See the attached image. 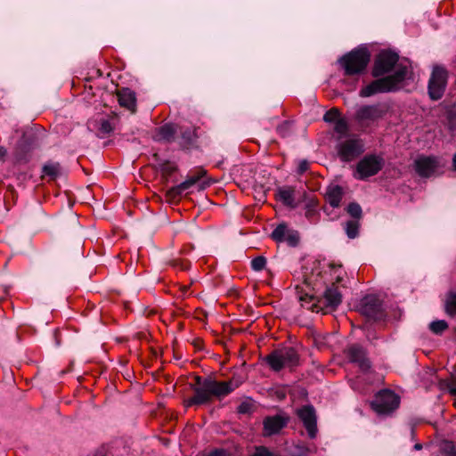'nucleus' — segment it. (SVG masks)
Wrapping results in <instances>:
<instances>
[{
    "label": "nucleus",
    "mask_w": 456,
    "mask_h": 456,
    "mask_svg": "<svg viewBox=\"0 0 456 456\" xmlns=\"http://www.w3.org/2000/svg\"><path fill=\"white\" fill-rule=\"evenodd\" d=\"M292 125L291 121H284L281 125L277 126L278 134L282 137H288L292 134Z\"/></svg>",
    "instance_id": "nucleus-29"
},
{
    "label": "nucleus",
    "mask_w": 456,
    "mask_h": 456,
    "mask_svg": "<svg viewBox=\"0 0 456 456\" xmlns=\"http://www.w3.org/2000/svg\"><path fill=\"white\" fill-rule=\"evenodd\" d=\"M297 415L302 421L308 436L311 439L316 437L317 435V417L313 405H304L297 410Z\"/></svg>",
    "instance_id": "nucleus-14"
},
{
    "label": "nucleus",
    "mask_w": 456,
    "mask_h": 456,
    "mask_svg": "<svg viewBox=\"0 0 456 456\" xmlns=\"http://www.w3.org/2000/svg\"><path fill=\"white\" fill-rule=\"evenodd\" d=\"M344 196V190L340 185L331 184L327 187L325 200L332 208H338Z\"/></svg>",
    "instance_id": "nucleus-19"
},
{
    "label": "nucleus",
    "mask_w": 456,
    "mask_h": 456,
    "mask_svg": "<svg viewBox=\"0 0 456 456\" xmlns=\"http://www.w3.org/2000/svg\"><path fill=\"white\" fill-rule=\"evenodd\" d=\"M253 403L249 401L242 402L237 408L239 413L247 414L252 411Z\"/></svg>",
    "instance_id": "nucleus-35"
},
{
    "label": "nucleus",
    "mask_w": 456,
    "mask_h": 456,
    "mask_svg": "<svg viewBox=\"0 0 456 456\" xmlns=\"http://www.w3.org/2000/svg\"><path fill=\"white\" fill-rule=\"evenodd\" d=\"M299 301L303 307L310 309L313 312H323L324 314H327L328 312L336 310L341 304L342 293L340 291V287L333 282L326 288L322 297L318 299L317 302L309 305L313 301V297H308V295L300 296Z\"/></svg>",
    "instance_id": "nucleus-3"
},
{
    "label": "nucleus",
    "mask_w": 456,
    "mask_h": 456,
    "mask_svg": "<svg viewBox=\"0 0 456 456\" xmlns=\"http://www.w3.org/2000/svg\"><path fill=\"white\" fill-rule=\"evenodd\" d=\"M309 169V162L306 159H302L299 161L297 166V174L303 175Z\"/></svg>",
    "instance_id": "nucleus-37"
},
{
    "label": "nucleus",
    "mask_w": 456,
    "mask_h": 456,
    "mask_svg": "<svg viewBox=\"0 0 456 456\" xmlns=\"http://www.w3.org/2000/svg\"><path fill=\"white\" fill-rule=\"evenodd\" d=\"M316 211L315 209L308 207L306 211H305V216L306 218H308L309 220H312L315 216H316Z\"/></svg>",
    "instance_id": "nucleus-39"
},
{
    "label": "nucleus",
    "mask_w": 456,
    "mask_h": 456,
    "mask_svg": "<svg viewBox=\"0 0 456 456\" xmlns=\"http://www.w3.org/2000/svg\"><path fill=\"white\" fill-rule=\"evenodd\" d=\"M343 280L342 276L340 275V273H338L336 276V282H340Z\"/></svg>",
    "instance_id": "nucleus-43"
},
{
    "label": "nucleus",
    "mask_w": 456,
    "mask_h": 456,
    "mask_svg": "<svg viewBox=\"0 0 456 456\" xmlns=\"http://www.w3.org/2000/svg\"><path fill=\"white\" fill-rule=\"evenodd\" d=\"M360 312L375 321L382 320L385 316L382 301L374 295H368L361 300Z\"/></svg>",
    "instance_id": "nucleus-13"
},
{
    "label": "nucleus",
    "mask_w": 456,
    "mask_h": 456,
    "mask_svg": "<svg viewBox=\"0 0 456 456\" xmlns=\"http://www.w3.org/2000/svg\"><path fill=\"white\" fill-rule=\"evenodd\" d=\"M387 110L388 108L384 103L362 105L356 110L354 119L362 130H366L381 120Z\"/></svg>",
    "instance_id": "nucleus-5"
},
{
    "label": "nucleus",
    "mask_w": 456,
    "mask_h": 456,
    "mask_svg": "<svg viewBox=\"0 0 456 456\" xmlns=\"http://www.w3.org/2000/svg\"><path fill=\"white\" fill-rule=\"evenodd\" d=\"M340 118V113L338 109H331L327 111L323 116V120L328 123H335Z\"/></svg>",
    "instance_id": "nucleus-33"
},
{
    "label": "nucleus",
    "mask_w": 456,
    "mask_h": 456,
    "mask_svg": "<svg viewBox=\"0 0 456 456\" xmlns=\"http://www.w3.org/2000/svg\"><path fill=\"white\" fill-rule=\"evenodd\" d=\"M439 456H456V448L452 442L444 444Z\"/></svg>",
    "instance_id": "nucleus-34"
},
{
    "label": "nucleus",
    "mask_w": 456,
    "mask_h": 456,
    "mask_svg": "<svg viewBox=\"0 0 456 456\" xmlns=\"http://www.w3.org/2000/svg\"><path fill=\"white\" fill-rule=\"evenodd\" d=\"M118 101L120 106L127 109L131 112H135L136 97L135 93L129 88H122L118 91Z\"/></svg>",
    "instance_id": "nucleus-18"
},
{
    "label": "nucleus",
    "mask_w": 456,
    "mask_h": 456,
    "mask_svg": "<svg viewBox=\"0 0 456 456\" xmlns=\"http://www.w3.org/2000/svg\"><path fill=\"white\" fill-rule=\"evenodd\" d=\"M399 60L397 53L391 51H382L377 56L371 74L374 77H379L389 73L396 65Z\"/></svg>",
    "instance_id": "nucleus-12"
},
{
    "label": "nucleus",
    "mask_w": 456,
    "mask_h": 456,
    "mask_svg": "<svg viewBox=\"0 0 456 456\" xmlns=\"http://www.w3.org/2000/svg\"><path fill=\"white\" fill-rule=\"evenodd\" d=\"M175 133L176 129L173 124H166L158 129V135L159 136V140H163L168 142L174 141Z\"/></svg>",
    "instance_id": "nucleus-22"
},
{
    "label": "nucleus",
    "mask_w": 456,
    "mask_h": 456,
    "mask_svg": "<svg viewBox=\"0 0 456 456\" xmlns=\"http://www.w3.org/2000/svg\"><path fill=\"white\" fill-rule=\"evenodd\" d=\"M448 73L447 70L441 66H435L433 68L428 86V92L431 100H440L445 91L447 86Z\"/></svg>",
    "instance_id": "nucleus-8"
},
{
    "label": "nucleus",
    "mask_w": 456,
    "mask_h": 456,
    "mask_svg": "<svg viewBox=\"0 0 456 456\" xmlns=\"http://www.w3.org/2000/svg\"><path fill=\"white\" fill-rule=\"evenodd\" d=\"M175 170V167H163L162 171L167 175H171Z\"/></svg>",
    "instance_id": "nucleus-41"
},
{
    "label": "nucleus",
    "mask_w": 456,
    "mask_h": 456,
    "mask_svg": "<svg viewBox=\"0 0 456 456\" xmlns=\"http://www.w3.org/2000/svg\"><path fill=\"white\" fill-rule=\"evenodd\" d=\"M400 405V396L390 389L379 391L371 402V407L379 415H389Z\"/></svg>",
    "instance_id": "nucleus-7"
},
{
    "label": "nucleus",
    "mask_w": 456,
    "mask_h": 456,
    "mask_svg": "<svg viewBox=\"0 0 456 456\" xmlns=\"http://www.w3.org/2000/svg\"><path fill=\"white\" fill-rule=\"evenodd\" d=\"M346 211L354 218H361L362 213L361 206L356 202H351L347 206Z\"/></svg>",
    "instance_id": "nucleus-32"
},
{
    "label": "nucleus",
    "mask_w": 456,
    "mask_h": 456,
    "mask_svg": "<svg viewBox=\"0 0 456 456\" xmlns=\"http://www.w3.org/2000/svg\"><path fill=\"white\" fill-rule=\"evenodd\" d=\"M421 448H422V445H421L420 444H416L414 445V449H415V450H420Z\"/></svg>",
    "instance_id": "nucleus-46"
},
{
    "label": "nucleus",
    "mask_w": 456,
    "mask_h": 456,
    "mask_svg": "<svg viewBox=\"0 0 456 456\" xmlns=\"http://www.w3.org/2000/svg\"><path fill=\"white\" fill-rule=\"evenodd\" d=\"M197 139L196 129L186 128L181 131L179 144L184 149H191L196 147Z\"/></svg>",
    "instance_id": "nucleus-20"
},
{
    "label": "nucleus",
    "mask_w": 456,
    "mask_h": 456,
    "mask_svg": "<svg viewBox=\"0 0 456 456\" xmlns=\"http://www.w3.org/2000/svg\"><path fill=\"white\" fill-rule=\"evenodd\" d=\"M348 123L345 118L340 117L334 123V131L340 135H345L348 132Z\"/></svg>",
    "instance_id": "nucleus-27"
},
{
    "label": "nucleus",
    "mask_w": 456,
    "mask_h": 456,
    "mask_svg": "<svg viewBox=\"0 0 456 456\" xmlns=\"http://www.w3.org/2000/svg\"><path fill=\"white\" fill-rule=\"evenodd\" d=\"M288 231L287 225L281 224L273 231L271 237L276 242H283Z\"/></svg>",
    "instance_id": "nucleus-25"
},
{
    "label": "nucleus",
    "mask_w": 456,
    "mask_h": 456,
    "mask_svg": "<svg viewBox=\"0 0 456 456\" xmlns=\"http://www.w3.org/2000/svg\"><path fill=\"white\" fill-rule=\"evenodd\" d=\"M408 69L406 66H398L394 74L388 75L373 80L369 85L363 86L360 92V97L366 98L377 94L396 91L407 76Z\"/></svg>",
    "instance_id": "nucleus-2"
},
{
    "label": "nucleus",
    "mask_w": 456,
    "mask_h": 456,
    "mask_svg": "<svg viewBox=\"0 0 456 456\" xmlns=\"http://www.w3.org/2000/svg\"><path fill=\"white\" fill-rule=\"evenodd\" d=\"M429 329L435 334H441L448 329V323L444 320L434 321L429 324Z\"/></svg>",
    "instance_id": "nucleus-28"
},
{
    "label": "nucleus",
    "mask_w": 456,
    "mask_h": 456,
    "mask_svg": "<svg viewBox=\"0 0 456 456\" xmlns=\"http://www.w3.org/2000/svg\"><path fill=\"white\" fill-rule=\"evenodd\" d=\"M345 229L347 237L354 239L358 235L359 224L357 221H347Z\"/></svg>",
    "instance_id": "nucleus-26"
},
{
    "label": "nucleus",
    "mask_w": 456,
    "mask_h": 456,
    "mask_svg": "<svg viewBox=\"0 0 456 456\" xmlns=\"http://www.w3.org/2000/svg\"><path fill=\"white\" fill-rule=\"evenodd\" d=\"M370 61V53L367 47H357L338 59V64L346 76L363 73Z\"/></svg>",
    "instance_id": "nucleus-4"
},
{
    "label": "nucleus",
    "mask_w": 456,
    "mask_h": 456,
    "mask_svg": "<svg viewBox=\"0 0 456 456\" xmlns=\"http://www.w3.org/2000/svg\"><path fill=\"white\" fill-rule=\"evenodd\" d=\"M242 381L234 378L229 381L220 382L211 377H195V385L191 386L194 395L187 399L184 403L186 407L192 405H202L209 403L213 396L223 398L240 387Z\"/></svg>",
    "instance_id": "nucleus-1"
},
{
    "label": "nucleus",
    "mask_w": 456,
    "mask_h": 456,
    "mask_svg": "<svg viewBox=\"0 0 456 456\" xmlns=\"http://www.w3.org/2000/svg\"><path fill=\"white\" fill-rule=\"evenodd\" d=\"M94 456H110L108 454H104L102 452H97Z\"/></svg>",
    "instance_id": "nucleus-45"
},
{
    "label": "nucleus",
    "mask_w": 456,
    "mask_h": 456,
    "mask_svg": "<svg viewBox=\"0 0 456 456\" xmlns=\"http://www.w3.org/2000/svg\"><path fill=\"white\" fill-rule=\"evenodd\" d=\"M438 167V159L434 156H419L414 160V169L421 177L431 176Z\"/></svg>",
    "instance_id": "nucleus-15"
},
{
    "label": "nucleus",
    "mask_w": 456,
    "mask_h": 456,
    "mask_svg": "<svg viewBox=\"0 0 456 456\" xmlns=\"http://www.w3.org/2000/svg\"><path fill=\"white\" fill-rule=\"evenodd\" d=\"M208 456H226V452L224 450H216L211 452Z\"/></svg>",
    "instance_id": "nucleus-40"
},
{
    "label": "nucleus",
    "mask_w": 456,
    "mask_h": 456,
    "mask_svg": "<svg viewBox=\"0 0 456 456\" xmlns=\"http://www.w3.org/2000/svg\"><path fill=\"white\" fill-rule=\"evenodd\" d=\"M289 422V417L286 414L267 416L264 419V435L270 436L278 434Z\"/></svg>",
    "instance_id": "nucleus-16"
},
{
    "label": "nucleus",
    "mask_w": 456,
    "mask_h": 456,
    "mask_svg": "<svg viewBox=\"0 0 456 456\" xmlns=\"http://www.w3.org/2000/svg\"><path fill=\"white\" fill-rule=\"evenodd\" d=\"M203 173L204 172H200L198 175L189 176L183 183L171 187L170 189H168V191L167 192V196L172 200H175V199L180 197L200 179Z\"/></svg>",
    "instance_id": "nucleus-17"
},
{
    "label": "nucleus",
    "mask_w": 456,
    "mask_h": 456,
    "mask_svg": "<svg viewBox=\"0 0 456 456\" xmlns=\"http://www.w3.org/2000/svg\"><path fill=\"white\" fill-rule=\"evenodd\" d=\"M340 268H341V265H338V269H337L335 272L337 273L338 271H339V270H340Z\"/></svg>",
    "instance_id": "nucleus-47"
},
{
    "label": "nucleus",
    "mask_w": 456,
    "mask_h": 456,
    "mask_svg": "<svg viewBox=\"0 0 456 456\" xmlns=\"http://www.w3.org/2000/svg\"><path fill=\"white\" fill-rule=\"evenodd\" d=\"M44 175L56 179L61 175V165L58 162H47L42 168Z\"/></svg>",
    "instance_id": "nucleus-23"
},
{
    "label": "nucleus",
    "mask_w": 456,
    "mask_h": 456,
    "mask_svg": "<svg viewBox=\"0 0 456 456\" xmlns=\"http://www.w3.org/2000/svg\"><path fill=\"white\" fill-rule=\"evenodd\" d=\"M337 151L342 161L349 162L364 151V144L361 139L351 137L340 142L337 145Z\"/></svg>",
    "instance_id": "nucleus-11"
},
{
    "label": "nucleus",
    "mask_w": 456,
    "mask_h": 456,
    "mask_svg": "<svg viewBox=\"0 0 456 456\" xmlns=\"http://www.w3.org/2000/svg\"><path fill=\"white\" fill-rule=\"evenodd\" d=\"M6 149L3 146H0V159H3L6 156Z\"/></svg>",
    "instance_id": "nucleus-42"
},
{
    "label": "nucleus",
    "mask_w": 456,
    "mask_h": 456,
    "mask_svg": "<svg viewBox=\"0 0 456 456\" xmlns=\"http://www.w3.org/2000/svg\"><path fill=\"white\" fill-rule=\"evenodd\" d=\"M182 269H185V266L183 265H181Z\"/></svg>",
    "instance_id": "nucleus-49"
},
{
    "label": "nucleus",
    "mask_w": 456,
    "mask_h": 456,
    "mask_svg": "<svg viewBox=\"0 0 456 456\" xmlns=\"http://www.w3.org/2000/svg\"><path fill=\"white\" fill-rule=\"evenodd\" d=\"M444 311L450 316L456 315V292L447 293L444 300Z\"/></svg>",
    "instance_id": "nucleus-24"
},
{
    "label": "nucleus",
    "mask_w": 456,
    "mask_h": 456,
    "mask_svg": "<svg viewBox=\"0 0 456 456\" xmlns=\"http://www.w3.org/2000/svg\"><path fill=\"white\" fill-rule=\"evenodd\" d=\"M265 362L274 371L283 368H292L299 362V355L293 347H284L273 351L265 357Z\"/></svg>",
    "instance_id": "nucleus-6"
},
{
    "label": "nucleus",
    "mask_w": 456,
    "mask_h": 456,
    "mask_svg": "<svg viewBox=\"0 0 456 456\" xmlns=\"http://www.w3.org/2000/svg\"><path fill=\"white\" fill-rule=\"evenodd\" d=\"M100 132L103 134H109L113 131V127L109 120H102L100 126Z\"/></svg>",
    "instance_id": "nucleus-36"
},
{
    "label": "nucleus",
    "mask_w": 456,
    "mask_h": 456,
    "mask_svg": "<svg viewBox=\"0 0 456 456\" xmlns=\"http://www.w3.org/2000/svg\"><path fill=\"white\" fill-rule=\"evenodd\" d=\"M384 159L375 154L364 156L356 166V178L364 180L377 175L384 167Z\"/></svg>",
    "instance_id": "nucleus-10"
},
{
    "label": "nucleus",
    "mask_w": 456,
    "mask_h": 456,
    "mask_svg": "<svg viewBox=\"0 0 456 456\" xmlns=\"http://www.w3.org/2000/svg\"><path fill=\"white\" fill-rule=\"evenodd\" d=\"M344 355L350 363L357 366L362 372H370L372 364L367 350L362 345L354 343L347 346L344 349Z\"/></svg>",
    "instance_id": "nucleus-9"
},
{
    "label": "nucleus",
    "mask_w": 456,
    "mask_h": 456,
    "mask_svg": "<svg viewBox=\"0 0 456 456\" xmlns=\"http://www.w3.org/2000/svg\"><path fill=\"white\" fill-rule=\"evenodd\" d=\"M452 166H453L454 170H456V154L453 156V159H452Z\"/></svg>",
    "instance_id": "nucleus-44"
},
{
    "label": "nucleus",
    "mask_w": 456,
    "mask_h": 456,
    "mask_svg": "<svg viewBox=\"0 0 456 456\" xmlns=\"http://www.w3.org/2000/svg\"><path fill=\"white\" fill-rule=\"evenodd\" d=\"M284 241L291 247H296L299 241V235L297 231L289 230L285 236Z\"/></svg>",
    "instance_id": "nucleus-30"
},
{
    "label": "nucleus",
    "mask_w": 456,
    "mask_h": 456,
    "mask_svg": "<svg viewBox=\"0 0 456 456\" xmlns=\"http://www.w3.org/2000/svg\"><path fill=\"white\" fill-rule=\"evenodd\" d=\"M330 267H331V268H334V269H337V267L335 266V265H330Z\"/></svg>",
    "instance_id": "nucleus-48"
},
{
    "label": "nucleus",
    "mask_w": 456,
    "mask_h": 456,
    "mask_svg": "<svg viewBox=\"0 0 456 456\" xmlns=\"http://www.w3.org/2000/svg\"><path fill=\"white\" fill-rule=\"evenodd\" d=\"M279 200H281L284 205L295 208V198H294V190L290 187H283L278 190L277 193Z\"/></svg>",
    "instance_id": "nucleus-21"
},
{
    "label": "nucleus",
    "mask_w": 456,
    "mask_h": 456,
    "mask_svg": "<svg viewBox=\"0 0 456 456\" xmlns=\"http://www.w3.org/2000/svg\"><path fill=\"white\" fill-rule=\"evenodd\" d=\"M266 265V258L263 256H258L252 259L251 261V268L256 272H260L264 270Z\"/></svg>",
    "instance_id": "nucleus-31"
},
{
    "label": "nucleus",
    "mask_w": 456,
    "mask_h": 456,
    "mask_svg": "<svg viewBox=\"0 0 456 456\" xmlns=\"http://www.w3.org/2000/svg\"><path fill=\"white\" fill-rule=\"evenodd\" d=\"M445 388L452 395L456 396V384L453 381H448L445 384Z\"/></svg>",
    "instance_id": "nucleus-38"
}]
</instances>
